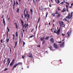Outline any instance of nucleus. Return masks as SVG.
Listing matches in <instances>:
<instances>
[{"mask_svg": "<svg viewBox=\"0 0 73 73\" xmlns=\"http://www.w3.org/2000/svg\"><path fill=\"white\" fill-rule=\"evenodd\" d=\"M58 23L60 25V27H61V26L62 27V28H65V25L64 24V22H63V21H59L58 22Z\"/></svg>", "mask_w": 73, "mask_h": 73, "instance_id": "f257e3e1", "label": "nucleus"}, {"mask_svg": "<svg viewBox=\"0 0 73 73\" xmlns=\"http://www.w3.org/2000/svg\"><path fill=\"white\" fill-rule=\"evenodd\" d=\"M72 15L73 12H72L71 13V15L70 14L68 13V16L66 17V19H72Z\"/></svg>", "mask_w": 73, "mask_h": 73, "instance_id": "f03ea898", "label": "nucleus"}, {"mask_svg": "<svg viewBox=\"0 0 73 73\" xmlns=\"http://www.w3.org/2000/svg\"><path fill=\"white\" fill-rule=\"evenodd\" d=\"M70 31H68L67 32V33L66 34V35H68L67 36V37H70V34H71V33H72V31L71 30H70Z\"/></svg>", "mask_w": 73, "mask_h": 73, "instance_id": "7ed1b4c3", "label": "nucleus"}, {"mask_svg": "<svg viewBox=\"0 0 73 73\" xmlns=\"http://www.w3.org/2000/svg\"><path fill=\"white\" fill-rule=\"evenodd\" d=\"M53 45L55 49H58V46L57 44L56 43H54V44Z\"/></svg>", "mask_w": 73, "mask_h": 73, "instance_id": "20e7f679", "label": "nucleus"}, {"mask_svg": "<svg viewBox=\"0 0 73 73\" xmlns=\"http://www.w3.org/2000/svg\"><path fill=\"white\" fill-rule=\"evenodd\" d=\"M50 41L52 44H54V40L53 38H51L50 40Z\"/></svg>", "mask_w": 73, "mask_h": 73, "instance_id": "39448f33", "label": "nucleus"}, {"mask_svg": "<svg viewBox=\"0 0 73 73\" xmlns=\"http://www.w3.org/2000/svg\"><path fill=\"white\" fill-rule=\"evenodd\" d=\"M61 31V28H60L56 32V34H58V35H59L60 33V31Z\"/></svg>", "mask_w": 73, "mask_h": 73, "instance_id": "423d86ee", "label": "nucleus"}, {"mask_svg": "<svg viewBox=\"0 0 73 73\" xmlns=\"http://www.w3.org/2000/svg\"><path fill=\"white\" fill-rule=\"evenodd\" d=\"M25 28V29H26V28H28V25L27 24L25 23V25H23V28Z\"/></svg>", "mask_w": 73, "mask_h": 73, "instance_id": "0eeeda50", "label": "nucleus"}, {"mask_svg": "<svg viewBox=\"0 0 73 73\" xmlns=\"http://www.w3.org/2000/svg\"><path fill=\"white\" fill-rule=\"evenodd\" d=\"M26 16L27 17H27H28V19H29V18L30 17V15H29V14H28V11L27 10L26 11Z\"/></svg>", "mask_w": 73, "mask_h": 73, "instance_id": "6e6552de", "label": "nucleus"}, {"mask_svg": "<svg viewBox=\"0 0 73 73\" xmlns=\"http://www.w3.org/2000/svg\"><path fill=\"white\" fill-rule=\"evenodd\" d=\"M32 54L31 53H29V54L28 55H27V56H28L30 58H32L33 57V56H32Z\"/></svg>", "mask_w": 73, "mask_h": 73, "instance_id": "1a4fd4ad", "label": "nucleus"}, {"mask_svg": "<svg viewBox=\"0 0 73 73\" xmlns=\"http://www.w3.org/2000/svg\"><path fill=\"white\" fill-rule=\"evenodd\" d=\"M64 42H62L60 45V46L61 48H62L64 46Z\"/></svg>", "mask_w": 73, "mask_h": 73, "instance_id": "9d476101", "label": "nucleus"}, {"mask_svg": "<svg viewBox=\"0 0 73 73\" xmlns=\"http://www.w3.org/2000/svg\"><path fill=\"white\" fill-rule=\"evenodd\" d=\"M66 11V8H64L63 9V11H61V12L64 13Z\"/></svg>", "mask_w": 73, "mask_h": 73, "instance_id": "9b49d317", "label": "nucleus"}, {"mask_svg": "<svg viewBox=\"0 0 73 73\" xmlns=\"http://www.w3.org/2000/svg\"><path fill=\"white\" fill-rule=\"evenodd\" d=\"M17 65H23V63L22 62H18V64H17Z\"/></svg>", "mask_w": 73, "mask_h": 73, "instance_id": "f8f14e48", "label": "nucleus"}, {"mask_svg": "<svg viewBox=\"0 0 73 73\" xmlns=\"http://www.w3.org/2000/svg\"><path fill=\"white\" fill-rule=\"evenodd\" d=\"M26 11V8L25 9V10H24V16L26 18H27V15H26V14L25 13V11Z\"/></svg>", "mask_w": 73, "mask_h": 73, "instance_id": "ddd939ff", "label": "nucleus"}, {"mask_svg": "<svg viewBox=\"0 0 73 73\" xmlns=\"http://www.w3.org/2000/svg\"><path fill=\"white\" fill-rule=\"evenodd\" d=\"M66 11L67 12H69V11L68 10V5H66Z\"/></svg>", "mask_w": 73, "mask_h": 73, "instance_id": "4468645a", "label": "nucleus"}, {"mask_svg": "<svg viewBox=\"0 0 73 73\" xmlns=\"http://www.w3.org/2000/svg\"><path fill=\"white\" fill-rule=\"evenodd\" d=\"M63 20L64 21L65 20V21H67V22H68V23H69V21H68V19H67L66 18H64L63 19Z\"/></svg>", "mask_w": 73, "mask_h": 73, "instance_id": "2eb2a0df", "label": "nucleus"}, {"mask_svg": "<svg viewBox=\"0 0 73 73\" xmlns=\"http://www.w3.org/2000/svg\"><path fill=\"white\" fill-rule=\"evenodd\" d=\"M44 39H45V36H44V37H43V38H40V40H41V41H43V40H44Z\"/></svg>", "mask_w": 73, "mask_h": 73, "instance_id": "dca6fc26", "label": "nucleus"}, {"mask_svg": "<svg viewBox=\"0 0 73 73\" xmlns=\"http://www.w3.org/2000/svg\"><path fill=\"white\" fill-rule=\"evenodd\" d=\"M3 23H4V25L5 26V20H4V18L3 19Z\"/></svg>", "mask_w": 73, "mask_h": 73, "instance_id": "f3484780", "label": "nucleus"}, {"mask_svg": "<svg viewBox=\"0 0 73 73\" xmlns=\"http://www.w3.org/2000/svg\"><path fill=\"white\" fill-rule=\"evenodd\" d=\"M13 63L11 62L10 64V66H13Z\"/></svg>", "mask_w": 73, "mask_h": 73, "instance_id": "a211bd4d", "label": "nucleus"}, {"mask_svg": "<svg viewBox=\"0 0 73 73\" xmlns=\"http://www.w3.org/2000/svg\"><path fill=\"white\" fill-rule=\"evenodd\" d=\"M60 15H61L60 14H59L57 15V19H58V18H59V17H60Z\"/></svg>", "mask_w": 73, "mask_h": 73, "instance_id": "6ab92c4d", "label": "nucleus"}, {"mask_svg": "<svg viewBox=\"0 0 73 73\" xmlns=\"http://www.w3.org/2000/svg\"><path fill=\"white\" fill-rule=\"evenodd\" d=\"M49 38V36H48L47 37L45 38V39L48 40Z\"/></svg>", "mask_w": 73, "mask_h": 73, "instance_id": "aec40b11", "label": "nucleus"}, {"mask_svg": "<svg viewBox=\"0 0 73 73\" xmlns=\"http://www.w3.org/2000/svg\"><path fill=\"white\" fill-rule=\"evenodd\" d=\"M21 24H22V25L23 26V24H24V22H23V21H22V20H21Z\"/></svg>", "mask_w": 73, "mask_h": 73, "instance_id": "412c9836", "label": "nucleus"}, {"mask_svg": "<svg viewBox=\"0 0 73 73\" xmlns=\"http://www.w3.org/2000/svg\"><path fill=\"white\" fill-rule=\"evenodd\" d=\"M6 40H7L6 41H7V42H8L9 41V38H7Z\"/></svg>", "mask_w": 73, "mask_h": 73, "instance_id": "4be33fe9", "label": "nucleus"}, {"mask_svg": "<svg viewBox=\"0 0 73 73\" xmlns=\"http://www.w3.org/2000/svg\"><path fill=\"white\" fill-rule=\"evenodd\" d=\"M17 66V64H15L13 66L14 68H16V66Z\"/></svg>", "mask_w": 73, "mask_h": 73, "instance_id": "5701e85b", "label": "nucleus"}, {"mask_svg": "<svg viewBox=\"0 0 73 73\" xmlns=\"http://www.w3.org/2000/svg\"><path fill=\"white\" fill-rule=\"evenodd\" d=\"M45 42V40H43L42 42V44H44Z\"/></svg>", "mask_w": 73, "mask_h": 73, "instance_id": "b1692460", "label": "nucleus"}, {"mask_svg": "<svg viewBox=\"0 0 73 73\" xmlns=\"http://www.w3.org/2000/svg\"><path fill=\"white\" fill-rule=\"evenodd\" d=\"M48 12H46V18L47 17V16H48Z\"/></svg>", "mask_w": 73, "mask_h": 73, "instance_id": "393cba45", "label": "nucleus"}, {"mask_svg": "<svg viewBox=\"0 0 73 73\" xmlns=\"http://www.w3.org/2000/svg\"><path fill=\"white\" fill-rule=\"evenodd\" d=\"M52 16H53V17H54V16H55V13H54L53 14H52Z\"/></svg>", "mask_w": 73, "mask_h": 73, "instance_id": "a878e982", "label": "nucleus"}, {"mask_svg": "<svg viewBox=\"0 0 73 73\" xmlns=\"http://www.w3.org/2000/svg\"><path fill=\"white\" fill-rule=\"evenodd\" d=\"M19 8H17V12L18 13H19Z\"/></svg>", "mask_w": 73, "mask_h": 73, "instance_id": "bb28decb", "label": "nucleus"}, {"mask_svg": "<svg viewBox=\"0 0 73 73\" xmlns=\"http://www.w3.org/2000/svg\"><path fill=\"white\" fill-rule=\"evenodd\" d=\"M17 45V41H16V42H15V46L14 47V48H16V46Z\"/></svg>", "mask_w": 73, "mask_h": 73, "instance_id": "cd10ccee", "label": "nucleus"}, {"mask_svg": "<svg viewBox=\"0 0 73 73\" xmlns=\"http://www.w3.org/2000/svg\"><path fill=\"white\" fill-rule=\"evenodd\" d=\"M57 8L58 11H60L61 10V9H60V7H58Z\"/></svg>", "mask_w": 73, "mask_h": 73, "instance_id": "c85d7f7f", "label": "nucleus"}, {"mask_svg": "<svg viewBox=\"0 0 73 73\" xmlns=\"http://www.w3.org/2000/svg\"><path fill=\"white\" fill-rule=\"evenodd\" d=\"M55 15H57V14H58V11H57L56 12V13H55Z\"/></svg>", "mask_w": 73, "mask_h": 73, "instance_id": "c756f323", "label": "nucleus"}, {"mask_svg": "<svg viewBox=\"0 0 73 73\" xmlns=\"http://www.w3.org/2000/svg\"><path fill=\"white\" fill-rule=\"evenodd\" d=\"M40 17H39V19H38V21L37 22V23H38L39 21H40Z\"/></svg>", "mask_w": 73, "mask_h": 73, "instance_id": "7c9ffc66", "label": "nucleus"}, {"mask_svg": "<svg viewBox=\"0 0 73 73\" xmlns=\"http://www.w3.org/2000/svg\"><path fill=\"white\" fill-rule=\"evenodd\" d=\"M58 2H56V3L57 4H59V3H60V1H59V0H58Z\"/></svg>", "mask_w": 73, "mask_h": 73, "instance_id": "2f4dec72", "label": "nucleus"}, {"mask_svg": "<svg viewBox=\"0 0 73 73\" xmlns=\"http://www.w3.org/2000/svg\"><path fill=\"white\" fill-rule=\"evenodd\" d=\"M21 57H22V58H23V59H24V56L23 55H21Z\"/></svg>", "mask_w": 73, "mask_h": 73, "instance_id": "473e14b6", "label": "nucleus"}, {"mask_svg": "<svg viewBox=\"0 0 73 73\" xmlns=\"http://www.w3.org/2000/svg\"><path fill=\"white\" fill-rule=\"evenodd\" d=\"M11 62V60H9L8 63V64L7 65V66H8V65H9V63H10V62Z\"/></svg>", "mask_w": 73, "mask_h": 73, "instance_id": "72a5a7b5", "label": "nucleus"}, {"mask_svg": "<svg viewBox=\"0 0 73 73\" xmlns=\"http://www.w3.org/2000/svg\"><path fill=\"white\" fill-rule=\"evenodd\" d=\"M15 5H16V3H14L13 5V7H14V8H15Z\"/></svg>", "mask_w": 73, "mask_h": 73, "instance_id": "f704fd0d", "label": "nucleus"}, {"mask_svg": "<svg viewBox=\"0 0 73 73\" xmlns=\"http://www.w3.org/2000/svg\"><path fill=\"white\" fill-rule=\"evenodd\" d=\"M16 28L17 29H18V26H17V24H16Z\"/></svg>", "mask_w": 73, "mask_h": 73, "instance_id": "c9c22d12", "label": "nucleus"}, {"mask_svg": "<svg viewBox=\"0 0 73 73\" xmlns=\"http://www.w3.org/2000/svg\"><path fill=\"white\" fill-rule=\"evenodd\" d=\"M30 11H31V12L32 13H32H33V11L32 10V9H31V10H30Z\"/></svg>", "mask_w": 73, "mask_h": 73, "instance_id": "e433bc0d", "label": "nucleus"}, {"mask_svg": "<svg viewBox=\"0 0 73 73\" xmlns=\"http://www.w3.org/2000/svg\"><path fill=\"white\" fill-rule=\"evenodd\" d=\"M33 35H31L30 36V37H29V38H32V37H33Z\"/></svg>", "mask_w": 73, "mask_h": 73, "instance_id": "4c0bfd02", "label": "nucleus"}, {"mask_svg": "<svg viewBox=\"0 0 73 73\" xmlns=\"http://www.w3.org/2000/svg\"><path fill=\"white\" fill-rule=\"evenodd\" d=\"M23 42V45L24 46V45H25V42Z\"/></svg>", "mask_w": 73, "mask_h": 73, "instance_id": "58836bf2", "label": "nucleus"}, {"mask_svg": "<svg viewBox=\"0 0 73 73\" xmlns=\"http://www.w3.org/2000/svg\"><path fill=\"white\" fill-rule=\"evenodd\" d=\"M7 70H8V68H5V69L4 70V71H6Z\"/></svg>", "mask_w": 73, "mask_h": 73, "instance_id": "ea45409f", "label": "nucleus"}, {"mask_svg": "<svg viewBox=\"0 0 73 73\" xmlns=\"http://www.w3.org/2000/svg\"><path fill=\"white\" fill-rule=\"evenodd\" d=\"M60 4H64V2H62L60 3Z\"/></svg>", "mask_w": 73, "mask_h": 73, "instance_id": "a19ab883", "label": "nucleus"}, {"mask_svg": "<svg viewBox=\"0 0 73 73\" xmlns=\"http://www.w3.org/2000/svg\"><path fill=\"white\" fill-rule=\"evenodd\" d=\"M66 35H65V34H62V36H66Z\"/></svg>", "mask_w": 73, "mask_h": 73, "instance_id": "79ce46f5", "label": "nucleus"}, {"mask_svg": "<svg viewBox=\"0 0 73 73\" xmlns=\"http://www.w3.org/2000/svg\"><path fill=\"white\" fill-rule=\"evenodd\" d=\"M17 32L16 33V36H18V35H17Z\"/></svg>", "mask_w": 73, "mask_h": 73, "instance_id": "37998d69", "label": "nucleus"}, {"mask_svg": "<svg viewBox=\"0 0 73 73\" xmlns=\"http://www.w3.org/2000/svg\"><path fill=\"white\" fill-rule=\"evenodd\" d=\"M7 29H8V32H9V29L8 27H7Z\"/></svg>", "mask_w": 73, "mask_h": 73, "instance_id": "c03bdc74", "label": "nucleus"}, {"mask_svg": "<svg viewBox=\"0 0 73 73\" xmlns=\"http://www.w3.org/2000/svg\"><path fill=\"white\" fill-rule=\"evenodd\" d=\"M16 4H17V5H19V3H18V2H17V1H16Z\"/></svg>", "mask_w": 73, "mask_h": 73, "instance_id": "a18cd8bd", "label": "nucleus"}, {"mask_svg": "<svg viewBox=\"0 0 73 73\" xmlns=\"http://www.w3.org/2000/svg\"><path fill=\"white\" fill-rule=\"evenodd\" d=\"M54 33H57V32L55 30L54 31Z\"/></svg>", "mask_w": 73, "mask_h": 73, "instance_id": "49530a36", "label": "nucleus"}, {"mask_svg": "<svg viewBox=\"0 0 73 73\" xmlns=\"http://www.w3.org/2000/svg\"><path fill=\"white\" fill-rule=\"evenodd\" d=\"M66 4H68V5H70L69 3H68V2H66Z\"/></svg>", "mask_w": 73, "mask_h": 73, "instance_id": "de8ad7c7", "label": "nucleus"}, {"mask_svg": "<svg viewBox=\"0 0 73 73\" xmlns=\"http://www.w3.org/2000/svg\"><path fill=\"white\" fill-rule=\"evenodd\" d=\"M10 60V58H9L7 59V61H9Z\"/></svg>", "mask_w": 73, "mask_h": 73, "instance_id": "09e8293b", "label": "nucleus"}, {"mask_svg": "<svg viewBox=\"0 0 73 73\" xmlns=\"http://www.w3.org/2000/svg\"><path fill=\"white\" fill-rule=\"evenodd\" d=\"M34 31V29H33L31 31V32H33Z\"/></svg>", "mask_w": 73, "mask_h": 73, "instance_id": "8fccbe9b", "label": "nucleus"}, {"mask_svg": "<svg viewBox=\"0 0 73 73\" xmlns=\"http://www.w3.org/2000/svg\"><path fill=\"white\" fill-rule=\"evenodd\" d=\"M14 61H15V59H13L11 62H13H13H14Z\"/></svg>", "mask_w": 73, "mask_h": 73, "instance_id": "3c124183", "label": "nucleus"}, {"mask_svg": "<svg viewBox=\"0 0 73 73\" xmlns=\"http://www.w3.org/2000/svg\"><path fill=\"white\" fill-rule=\"evenodd\" d=\"M62 42V41H60V42H58V43H61Z\"/></svg>", "mask_w": 73, "mask_h": 73, "instance_id": "603ef678", "label": "nucleus"}, {"mask_svg": "<svg viewBox=\"0 0 73 73\" xmlns=\"http://www.w3.org/2000/svg\"><path fill=\"white\" fill-rule=\"evenodd\" d=\"M37 46L38 47V48H40V45H37Z\"/></svg>", "mask_w": 73, "mask_h": 73, "instance_id": "864d4df0", "label": "nucleus"}, {"mask_svg": "<svg viewBox=\"0 0 73 73\" xmlns=\"http://www.w3.org/2000/svg\"><path fill=\"white\" fill-rule=\"evenodd\" d=\"M22 31H23V32H24V31H25V30L24 29V28H23V29H22Z\"/></svg>", "mask_w": 73, "mask_h": 73, "instance_id": "5fc2aeb1", "label": "nucleus"}, {"mask_svg": "<svg viewBox=\"0 0 73 73\" xmlns=\"http://www.w3.org/2000/svg\"><path fill=\"white\" fill-rule=\"evenodd\" d=\"M10 52H11L12 51V50H11V48H10Z\"/></svg>", "mask_w": 73, "mask_h": 73, "instance_id": "6e6d98bb", "label": "nucleus"}, {"mask_svg": "<svg viewBox=\"0 0 73 73\" xmlns=\"http://www.w3.org/2000/svg\"><path fill=\"white\" fill-rule=\"evenodd\" d=\"M49 7H52V6L50 5V4L49 5Z\"/></svg>", "mask_w": 73, "mask_h": 73, "instance_id": "4d7b16f0", "label": "nucleus"}, {"mask_svg": "<svg viewBox=\"0 0 73 73\" xmlns=\"http://www.w3.org/2000/svg\"><path fill=\"white\" fill-rule=\"evenodd\" d=\"M1 43H3V40L2 39L1 40Z\"/></svg>", "mask_w": 73, "mask_h": 73, "instance_id": "13d9d810", "label": "nucleus"}, {"mask_svg": "<svg viewBox=\"0 0 73 73\" xmlns=\"http://www.w3.org/2000/svg\"><path fill=\"white\" fill-rule=\"evenodd\" d=\"M7 35H8V32H7Z\"/></svg>", "mask_w": 73, "mask_h": 73, "instance_id": "bf43d9fd", "label": "nucleus"}, {"mask_svg": "<svg viewBox=\"0 0 73 73\" xmlns=\"http://www.w3.org/2000/svg\"><path fill=\"white\" fill-rule=\"evenodd\" d=\"M49 25H50V22H49L48 23Z\"/></svg>", "mask_w": 73, "mask_h": 73, "instance_id": "052dcab7", "label": "nucleus"}, {"mask_svg": "<svg viewBox=\"0 0 73 73\" xmlns=\"http://www.w3.org/2000/svg\"><path fill=\"white\" fill-rule=\"evenodd\" d=\"M72 6H71L70 7V8H72Z\"/></svg>", "mask_w": 73, "mask_h": 73, "instance_id": "680f3d73", "label": "nucleus"}, {"mask_svg": "<svg viewBox=\"0 0 73 73\" xmlns=\"http://www.w3.org/2000/svg\"><path fill=\"white\" fill-rule=\"evenodd\" d=\"M54 24H53V27H54Z\"/></svg>", "mask_w": 73, "mask_h": 73, "instance_id": "e2e57ef3", "label": "nucleus"}, {"mask_svg": "<svg viewBox=\"0 0 73 73\" xmlns=\"http://www.w3.org/2000/svg\"><path fill=\"white\" fill-rule=\"evenodd\" d=\"M73 5V3H72V4H71V6H72V5Z\"/></svg>", "mask_w": 73, "mask_h": 73, "instance_id": "0e129e2a", "label": "nucleus"}, {"mask_svg": "<svg viewBox=\"0 0 73 73\" xmlns=\"http://www.w3.org/2000/svg\"><path fill=\"white\" fill-rule=\"evenodd\" d=\"M49 48H50V49H52V47H49Z\"/></svg>", "mask_w": 73, "mask_h": 73, "instance_id": "69168bd1", "label": "nucleus"}, {"mask_svg": "<svg viewBox=\"0 0 73 73\" xmlns=\"http://www.w3.org/2000/svg\"><path fill=\"white\" fill-rule=\"evenodd\" d=\"M14 4H16V3H15V1L14 2Z\"/></svg>", "mask_w": 73, "mask_h": 73, "instance_id": "338daca9", "label": "nucleus"}, {"mask_svg": "<svg viewBox=\"0 0 73 73\" xmlns=\"http://www.w3.org/2000/svg\"><path fill=\"white\" fill-rule=\"evenodd\" d=\"M13 36H14V37H15V35H13Z\"/></svg>", "mask_w": 73, "mask_h": 73, "instance_id": "774afa93", "label": "nucleus"}]
</instances>
